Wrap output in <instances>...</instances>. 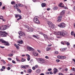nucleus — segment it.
Returning a JSON list of instances; mask_svg holds the SVG:
<instances>
[{
    "label": "nucleus",
    "instance_id": "55",
    "mask_svg": "<svg viewBox=\"0 0 75 75\" xmlns=\"http://www.w3.org/2000/svg\"><path fill=\"white\" fill-rule=\"evenodd\" d=\"M46 74H50V72L47 71V72H46Z\"/></svg>",
    "mask_w": 75,
    "mask_h": 75
},
{
    "label": "nucleus",
    "instance_id": "57",
    "mask_svg": "<svg viewBox=\"0 0 75 75\" xmlns=\"http://www.w3.org/2000/svg\"><path fill=\"white\" fill-rule=\"evenodd\" d=\"M10 68L9 67H8L7 68V70H10Z\"/></svg>",
    "mask_w": 75,
    "mask_h": 75
},
{
    "label": "nucleus",
    "instance_id": "37",
    "mask_svg": "<svg viewBox=\"0 0 75 75\" xmlns=\"http://www.w3.org/2000/svg\"><path fill=\"white\" fill-rule=\"evenodd\" d=\"M51 50V48H50L48 47H47V48H46L47 51H49V50Z\"/></svg>",
    "mask_w": 75,
    "mask_h": 75
},
{
    "label": "nucleus",
    "instance_id": "24",
    "mask_svg": "<svg viewBox=\"0 0 75 75\" xmlns=\"http://www.w3.org/2000/svg\"><path fill=\"white\" fill-rule=\"evenodd\" d=\"M14 46H15L16 47L17 49V50H19V49L20 48L19 47V46H18V45H16V44H14Z\"/></svg>",
    "mask_w": 75,
    "mask_h": 75
},
{
    "label": "nucleus",
    "instance_id": "62",
    "mask_svg": "<svg viewBox=\"0 0 75 75\" xmlns=\"http://www.w3.org/2000/svg\"><path fill=\"white\" fill-rule=\"evenodd\" d=\"M59 75H63V74H62V73H59Z\"/></svg>",
    "mask_w": 75,
    "mask_h": 75
},
{
    "label": "nucleus",
    "instance_id": "40",
    "mask_svg": "<svg viewBox=\"0 0 75 75\" xmlns=\"http://www.w3.org/2000/svg\"><path fill=\"white\" fill-rule=\"evenodd\" d=\"M3 16H0V19L2 20L3 18Z\"/></svg>",
    "mask_w": 75,
    "mask_h": 75
},
{
    "label": "nucleus",
    "instance_id": "59",
    "mask_svg": "<svg viewBox=\"0 0 75 75\" xmlns=\"http://www.w3.org/2000/svg\"><path fill=\"white\" fill-rule=\"evenodd\" d=\"M12 53H15L16 52L15 51H12Z\"/></svg>",
    "mask_w": 75,
    "mask_h": 75
},
{
    "label": "nucleus",
    "instance_id": "63",
    "mask_svg": "<svg viewBox=\"0 0 75 75\" xmlns=\"http://www.w3.org/2000/svg\"><path fill=\"white\" fill-rule=\"evenodd\" d=\"M72 70H73V71H75V68H73L72 69Z\"/></svg>",
    "mask_w": 75,
    "mask_h": 75
},
{
    "label": "nucleus",
    "instance_id": "3",
    "mask_svg": "<svg viewBox=\"0 0 75 75\" xmlns=\"http://www.w3.org/2000/svg\"><path fill=\"white\" fill-rule=\"evenodd\" d=\"M0 42H1L2 43H4L5 45H6V46H9L10 45V44H9L8 42L4 40L3 39H0Z\"/></svg>",
    "mask_w": 75,
    "mask_h": 75
},
{
    "label": "nucleus",
    "instance_id": "9",
    "mask_svg": "<svg viewBox=\"0 0 75 75\" xmlns=\"http://www.w3.org/2000/svg\"><path fill=\"white\" fill-rule=\"evenodd\" d=\"M58 26L59 27H61V28H64V27H65V24L64 23H61L60 25H58Z\"/></svg>",
    "mask_w": 75,
    "mask_h": 75
},
{
    "label": "nucleus",
    "instance_id": "19",
    "mask_svg": "<svg viewBox=\"0 0 75 75\" xmlns=\"http://www.w3.org/2000/svg\"><path fill=\"white\" fill-rule=\"evenodd\" d=\"M44 37L45 38V39H47V40H49L48 38V35H47L44 34L43 35Z\"/></svg>",
    "mask_w": 75,
    "mask_h": 75
},
{
    "label": "nucleus",
    "instance_id": "43",
    "mask_svg": "<svg viewBox=\"0 0 75 75\" xmlns=\"http://www.w3.org/2000/svg\"><path fill=\"white\" fill-rule=\"evenodd\" d=\"M27 60L28 61H30V57H28L27 58Z\"/></svg>",
    "mask_w": 75,
    "mask_h": 75
},
{
    "label": "nucleus",
    "instance_id": "33",
    "mask_svg": "<svg viewBox=\"0 0 75 75\" xmlns=\"http://www.w3.org/2000/svg\"><path fill=\"white\" fill-rule=\"evenodd\" d=\"M16 61H18V62H21V60H19L18 58L17 57L16 58Z\"/></svg>",
    "mask_w": 75,
    "mask_h": 75
},
{
    "label": "nucleus",
    "instance_id": "13",
    "mask_svg": "<svg viewBox=\"0 0 75 75\" xmlns=\"http://www.w3.org/2000/svg\"><path fill=\"white\" fill-rule=\"evenodd\" d=\"M27 49L29 51H34V49L30 47H28Z\"/></svg>",
    "mask_w": 75,
    "mask_h": 75
},
{
    "label": "nucleus",
    "instance_id": "18",
    "mask_svg": "<svg viewBox=\"0 0 75 75\" xmlns=\"http://www.w3.org/2000/svg\"><path fill=\"white\" fill-rule=\"evenodd\" d=\"M33 55H34V56H38V53L35 52H34L33 53Z\"/></svg>",
    "mask_w": 75,
    "mask_h": 75
},
{
    "label": "nucleus",
    "instance_id": "23",
    "mask_svg": "<svg viewBox=\"0 0 75 75\" xmlns=\"http://www.w3.org/2000/svg\"><path fill=\"white\" fill-rule=\"evenodd\" d=\"M62 3H60L59 6L60 7H64V5L62 6Z\"/></svg>",
    "mask_w": 75,
    "mask_h": 75
},
{
    "label": "nucleus",
    "instance_id": "5",
    "mask_svg": "<svg viewBox=\"0 0 75 75\" xmlns=\"http://www.w3.org/2000/svg\"><path fill=\"white\" fill-rule=\"evenodd\" d=\"M7 33H6V32H2V31H0V37H5L7 36Z\"/></svg>",
    "mask_w": 75,
    "mask_h": 75
},
{
    "label": "nucleus",
    "instance_id": "1",
    "mask_svg": "<svg viewBox=\"0 0 75 75\" xmlns=\"http://www.w3.org/2000/svg\"><path fill=\"white\" fill-rule=\"evenodd\" d=\"M65 10H63L60 13V15L57 18V22H60L61 21L62 18V16L65 14Z\"/></svg>",
    "mask_w": 75,
    "mask_h": 75
},
{
    "label": "nucleus",
    "instance_id": "38",
    "mask_svg": "<svg viewBox=\"0 0 75 75\" xmlns=\"http://www.w3.org/2000/svg\"><path fill=\"white\" fill-rule=\"evenodd\" d=\"M67 57L66 56H62V59H66Z\"/></svg>",
    "mask_w": 75,
    "mask_h": 75
},
{
    "label": "nucleus",
    "instance_id": "26",
    "mask_svg": "<svg viewBox=\"0 0 75 75\" xmlns=\"http://www.w3.org/2000/svg\"><path fill=\"white\" fill-rule=\"evenodd\" d=\"M0 30H4V27H3V26H2L0 27Z\"/></svg>",
    "mask_w": 75,
    "mask_h": 75
},
{
    "label": "nucleus",
    "instance_id": "53",
    "mask_svg": "<svg viewBox=\"0 0 75 75\" xmlns=\"http://www.w3.org/2000/svg\"><path fill=\"white\" fill-rule=\"evenodd\" d=\"M51 70H52V69H48V71H51Z\"/></svg>",
    "mask_w": 75,
    "mask_h": 75
},
{
    "label": "nucleus",
    "instance_id": "48",
    "mask_svg": "<svg viewBox=\"0 0 75 75\" xmlns=\"http://www.w3.org/2000/svg\"><path fill=\"white\" fill-rule=\"evenodd\" d=\"M32 69L33 70H34L35 69V67H32Z\"/></svg>",
    "mask_w": 75,
    "mask_h": 75
},
{
    "label": "nucleus",
    "instance_id": "4",
    "mask_svg": "<svg viewBox=\"0 0 75 75\" xmlns=\"http://www.w3.org/2000/svg\"><path fill=\"white\" fill-rule=\"evenodd\" d=\"M38 17L37 16H35L33 19V21L36 24H40V22L38 20Z\"/></svg>",
    "mask_w": 75,
    "mask_h": 75
},
{
    "label": "nucleus",
    "instance_id": "47",
    "mask_svg": "<svg viewBox=\"0 0 75 75\" xmlns=\"http://www.w3.org/2000/svg\"><path fill=\"white\" fill-rule=\"evenodd\" d=\"M58 54V52L57 51H55V54Z\"/></svg>",
    "mask_w": 75,
    "mask_h": 75
},
{
    "label": "nucleus",
    "instance_id": "45",
    "mask_svg": "<svg viewBox=\"0 0 75 75\" xmlns=\"http://www.w3.org/2000/svg\"><path fill=\"white\" fill-rule=\"evenodd\" d=\"M56 61L57 62H59L60 61V60H59L58 59H56Z\"/></svg>",
    "mask_w": 75,
    "mask_h": 75
},
{
    "label": "nucleus",
    "instance_id": "12",
    "mask_svg": "<svg viewBox=\"0 0 75 75\" xmlns=\"http://www.w3.org/2000/svg\"><path fill=\"white\" fill-rule=\"evenodd\" d=\"M61 31H58L56 32H55V34H56V35H60L61 36Z\"/></svg>",
    "mask_w": 75,
    "mask_h": 75
},
{
    "label": "nucleus",
    "instance_id": "28",
    "mask_svg": "<svg viewBox=\"0 0 75 75\" xmlns=\"http://www.w3.org/2000/svg\"><path fill=\"white\" fill-rule=\"evenodd\" d=\"M64 42L65 43V44H66V45H70V43H69V42H68L67 41H64Z\"/></svg>",
    "mask_w": 75,
    "mask_h": 75
},
{
    "label": "nucleus",
    "instance_id": "42",
    "mask_svg": "<svg viewBox=\"0 0 75 75\" xmlns=\"http://www.w3.org/2000/svg\"><path fill=\"white\" fill-rule=\"evenodd\" d=\"M64 9H68V8L66 6H64Z\"/></svg>",
    "mask_w": 75,
    "mask_h": 75
},
{
    "label": "nucleus",
    "instance_id": "44",
    "mask_svg": "<svg viewBox=\"0 0 75 75\" xmlns=\"http://www.w3.org/2000/svg\"><path fill=\"white\" fill-rule=\"evenodd\" d=\"M40 34H41V35H44V33H43L42 32H40Z\"/></svg>",
    "mask_w": 75,
    "mask_h": 75
},
{
    "label": "nucleus",
    "instance_id": "25",
    "mask_svg": "<svg viewBox=\"0 0 75 75\" xmlns=\"http://www.w3.org/2000/svg\"><path fill=\"white\" fill-rule=\"evenodd\" d=\"M28 74H31L32 72V70L31 69H29L28 71Z\"/></svg>",
    "mask_w": 75,
    "mask_h": 75
},
{
    "label": "nucleus",
    "instance_id": "60",
    "mask_svg": "<svg viewBox=\"0 0 75 75\" xmlns=\"http://www.w3.org/2000/svg\"><path fill=\"white\" fill-rule=\"evenodd\" d=\"M8 60H9V61H11V59L10 58H8Z\"/></svg>",
    "mask_w": 75,
    "mask_h": 75
},
{
    "label": "nucleus",
    "instance_id": "6",
    "mask_svg": "<svg viewBox=\"0 0 75 75\" xmlns=\"http://www.w3.org/2000/svg\"><path fill=\"white\" fill-rule=\"evenodd\" d=\"M67 34H68V33H67V32L63 30V31L61 32L60 36L64 37V36L67 35Z\"/></svg>",
    "mask_w": 75,
    "mask_h": 75
},
{
    "label": "nucleus",
    "instance_id": "14",
    "mask_svg": "<svg viewBox=\"0 0 75 75\" xmlns=\"http://www.w3.org/2000/svg\"><path fill=\"white\" fill-rule=\"evenodd\" d=\"M28 28L29 30V31H28V32H32L33 31V28H29V27H28Z\"/></svg>",
    "mask_w": 75,
    "mask_h": 75
},
{
    "label": "nucleus",
    "instance_id": "64",
    "mask_svg": "<svg viewBox=\"0 0 75 75\" xmlns=\"http://www.w3.org/2000/svg\"><path fill=\"white\" fill-rule=\"evenodd\" d=\"M40 75H44V73H41L40 74Z\"/></svg>",
    "mask_w": 75,
    "mask_h": 75
},
{
    "label": "nucleus",
    "instance_id": "20",
    "mask_svg": "<svg viewBox=\"0 0 75 75\" xmlns=\"http://www.w3.org/2000/svg\"><path fill=\"white\" fill-rule=\"evenodd\" d=\"M53 10H57L58 9V7L57 6H54L53 8Z\"/></svg>",
    "mask_w": 75,
    "mask_h": 75
},
{
    "label": "nucleus",
    "instance_id": "49",
    "mask_svg": "<svg viewBox=\"0 0 75 75\" xmlns=\"http://www.w3.org/2000/svg\"><path fill=\"white\" fill-rule=\"evenodd\" d=\"M2 68L4 69H6V67H5V66H2Z\"/></svg>",
    "mask_w": 75,
    "mask_h": 75
},
{
    "label": "nucleus",
    "instance_id": "2",
    "mask_svg": "<svg viewBox=\"0 0 75 75\" xmlns=\"http://www.w3.org/2000/svg\"><path fill=\"white\" fill-rule=\"evenodd\" d=\"M47 23L48 24L49 27L52 28V29L55 28V25L53 24V23H52L51 21H47Z\"/></svg>",
    "mask_w": 75,
    "mask_h": 75
},
{
    "label": "nucleus",
    "instance_id": "11",
    "mask_svg": "<svg viewBox=\"0 0 75 75\" xmlns=\"http://www.w3.org/2000/svg\"><path fill=\"white\" fill-rule=\"evenodd\" d=\"M18 34L21 36L22 35H25V34L23 32L21 31H20L18 32Z\"/></svg>",
    "mask_w": 75,
    "mask_h": 75
},
{
    "label": "nucleus",
    "instance_id": "34",
    "mask_svg": "<svg viewBox=\"0 0 75 75\" xmlns=\"http://www.w3.org/2000/svg\"><path fill=\"white\" fill-rule=\"evenodd\" d=\"M14 8H15L16 9H17V7H18V6H17V4H16V6H13Z\"/></svg>",
    "mask_w": 75,
    "mask_h": 75
},
{
    "label": "nucleus",
    "instance_id": "30",
    "mask_svg": "<svg viewBox=\"0 0 75 75\" xmlns=\"http://www.w3.org/2000/svg\"><path fill=\"white\" fill-rule=\"evenodd\" d=\"M21 62H24V61H25V59L23 58H21Z\"/></svg>",
    "mask_w": 75,
    "mask_h": 75
},
{
    "label": "nucleus",
    "instance_id": "41",
    "mask_svg": "<svg viewBox=\"0 0 75 75\" xmlns=\"http://www.w3.org/2000/svg\"><path fill=\"white\" fill-rule=\"evenodd\" d=\"M37 51H38V52H39L40 54H41V52L40 50H37Z\"/></svg>",
    "mask_w": 75,
    "mask_h": 75
},
{
    "label": "nucleus",
    "instance_id": "7",
    "mask_svg": "<svg viewBox=\"0 0 75 75\" xmlns=\"http://www.w3.org/2000/svg\"><path fill=\"white\" fill-rule=\"evenodd\" d=\"M15 17L16 18H17L18 17H19V18H18L17 19V20H20L22 18L21 17L22 16L21 15H20V14H16L15 15Z\"/></svg>",
    "mask_w": 75,
    "mask_h": 75
},
{
    "label": "nucleus",
    "instance_id": "10",
    "mask_svg": "<svg viewBox=\"0 0 75 75\" xmlns=\"http://www.w3.org/2000/svg\"><path fill=\"white\" fill-rule=\"evenodd\" d=\"M39 63L40 64H43L44 63H45V61L43 59H39Z\"/></svg>",
    "mask_w": 75,
    "mask_h": 75
},
{
    "label": "nucleus",
    "instance_id": "56",
    "mask_svg": "<svg viewBox=\"0 0 75 75\" xmlns=\"http://www.w3.org/2000/svg\"><path fill=\"white\" fill-rule=\"evenodd\" d=\"M0 47L1 48H4V47H3V46H0Z\"/></svg>",
    "mask_w": 75,
    "mask_h": 75
},
{
    "label": "nucleus",
    "instance_id": "27",
    "mask_svg": "<svg viewBox=\"0 0 75 75\" xmlns=\"http://www.w3.org/2000/svg\"><path fill=\"white\" fill-rule=\"evenodd\" d=\"M41 5L42 7H44L45 6H46V4L44 3H42Z\"/></svg>",
    "mask_w": 75,
    "mask_h": 75
},
{
    "label": "nucleus",
    "instance_id": "39",
    "mask_svg": "<svg viewBox=\"0 0 75 75\" xmlns=\"http://www.w3.org/2000/svg\"><path fill=\"white\" fill-rule=\"evenodd\" d=\"M71 34L72 35H74V32L72 31L71 33Z\"/></svg>",
    "mask_w": 75,
    "mask_h": 75
},
{
    "label": "nucleus",
    "instance_id": "46",
    "mask_svg": "<svg viewBox=\"0 0 75 75\" xmlns=\"http://www.w3.org/2000/svg\"><path fill=\"white\" fill-rule=\"evenodd\" d=\"M12 62L13 64H16V62L14 60H12Z\"/></svg>",
    "mask_w": 75,
    "mask_h": 75
},
{
    "label": "nucleus",
    "instance_id": "32",
    "mask_svg": "<svg viewBox=\"0 0 75 75\" xmlns=\"http://www.w3.org/2000/svg\"><path fill=\"white\" fill-rule=\"evenodd\" d=\"M16 9H17V11H18V12H19V13H21V11L20 9L17 8Z\"/></svg>",
    "mask_w": 75,
    "mask_h": 75
},
{
    "label": "nucleus",
    "instance_id": "15",
    "mask_svg": "<svg viewBox=\"0 0 75 75\" xmlns=\"http://www.w3.org/2000/svg\"><path fill=\"white\" fill-rule=\"evenodd\" d=\"M17 6L18 7H23V4H17Z\"/></svg>",
    "mask_w": 75,
    "mask_h": 75
},
{
    "label": "nucleus",
    "instance_id": "36",
    "mask_svg": "<svg viewBox=\"0 0 75 75\" xmlns=\"http://www.w3.org/2000/svg\"><path fill=\"white\" fill-rule=\"evenodd\" d=\"M21 67L22 68H24L25 69H26V68H25V66L23 65L21 66Z\"/></svg>",
    "mask_w": 75,
    "mask_h": 75
},
{
    "label": "nucleus",
    "instance_id": "54",
    "mask_svg": "<svg viewBox=\"0 0 75 75\" xmlns=\"http://www.w3.org/2000/svg\"><path fill=\"white\" fill-rule=\"evenodd\" d=\"M68 69H67V68H66L65 69V70L66 71H68Z\"/></svg>",
    "mask_w": 75,
    "mask_h": 75
},
{
    "label": "nucleus",
    "instance_id": "16",
    "mask_svg": "<svg viewBox=\"0 0 75 75\" xmlns=\"http://www.w3.org/2000/svg\"><path fill=\"white\" fill-rule=\"evenodd\" d=\"M54 71L53 72V73L54 74H55L58 72V70L56 68H54Z\"/></svg>",
    "mask_w": 75,
    "mask_h": 75
},
{
    "label": "nucleus",
    "instance_id": "35",
    "mask_svg": "<svg viewBox=\"0 0 75 75\" xmlns=\"http://www.w3.org/2000/svg\"><path fill=\"white\" fill-rule=\"evenodd\" d=\"M15 2H14V1H12L11 2V4H15Z\"/></svg>",
    "mask_w": 75,
    "mask_h": 75
},
{
    "label": "nucleus",
    "instance_id": "31",
    "mask_svg": "<svg viewBox=\"0 0 75 75\" xmlns=\"http://www.w3.org/2000/svg\"><path fill=\"white\" fill-rule=\"evenodd\" d=\"M66 50H67V48H63L62 49H61L60 50L62 51H64Z\"/></svg>",
    "mask_w": 75,
    "mask_h": 75
},
{
    "label": "nucleus",
    "instance_id": "29",
    "mask_svg": "<svg viewBox=\"0 0 75 75\" xmlns=\"http://www.w3.org/2000/svg\"><path fill=\"white\" fill-rule=\"evenodd\" d=\"M57 57L59 59H62V56H57Z\"/></svg>",
    "mask_w": 75,
    "mask_h": 75
},
{
    "label": "nucleus",
    "instance_id": "17",
    "mask_svg": "<svg viewBox=\"0 0 75 75\" xmlns=\"http://www.w3.org/2000/svg\"><path fill=\"white\" fill-rule=\"evenodd\" d=\"M17 42L18 44H23V40H19Z\"/></svg>",
    "mask_w": 75,
    "mask_h": 75
},
{
    "label": "nucleus",
    "instance_id": "51",
    "mask_svg": "<svg viewBox=\"0 0 75 75\" xmlns=\"http://www.w3.org/2000/svg\"><path fill=\"white\" fill-rule=\"evenodd\" d=\"M26 57H30V55H29L28 54H26Z\"/></svg>",
    "mask_w": 75,
    "mask_h": 75
},
{
    "label": "nucleus",
    "instance_id": "58",
    "mask_svg": "<svg viewBox=\"0 0 75 75\" xmlns=\"http://www.w3.org/2000/svg\"><path fill=\"white\" fill-rule=\"evenodd\" d=\"M2 5V3L1 2H0V6H1Z\"/></svg>",
    "mask_w": 75,
    "mask_h": 75
},
{
    "label": "nucleus",
    "instance_id": "52",
    "mask_svg": "<svg viewBox=\"0 0 75 75\" xmlns=\"http://www.w3.org/2000/svg\"><path fill=\"white\" fill-rule=\"evenodd\" d=\"M45 58L46 59H49V57H48V56H46L45 57Z\"/></svg>",
    "mask_w": 75,
    "mask_h": 75
},
{
    "label": "nucleus",
    "instance_id": "50",
    "mask_svg": "<svg viewBox=\"0 0 75 75\" xmlns=\"http://www.w3.org/2000/svg\"><path fill=\"white\" fill-rule=\"evenodd\" d=\"M33 37H34V38H37V36H35V35H33Z\"/></svg>",
    "mask_w": 75,
    "mask_h": 75
},
{
    "label": "nucleus",
    "instance_id": "22",
    "mask_svg": "<svg viewBox=\"0 0 75 75\" xmlns=\"http://www.w3.org/2000/svg\"><path fill=\"white\" fill-rule=\"evenodd\" d=\"M36 72L37 74H40V73H41V70L38 69L36 70Z\"/></svg>",
    "mask_w": 75,
    "mask_h": 75
},
{
    "label": "nucleus",
    "instance_id": "8",
    "mask_svg": "<svg viewBox=\"0 0 75 75\" xmlns=\"http://www.w3.org/2000/svg\"><path fill=\"white\" fill-rule=\"evenodd\" d=\"M15 17L16 18H17L18 17H19V18H18L17 19V20H20L22 18L21 17L22 16L21 15H20V14H16L15 15Z\"/></svg>",
    "mask_w": 75,
    "mask_h": 75
},
{
    "label": "nucleus",
    "instance_id": "21",
    "mask_svg": "<svg viewBox=\"0 0 75 75\" xmlns=\"http://www.w3.org/2000/svg\"><path fill=\"white\" fill-rule=\"evenodd\" d=\"M4 27V30H6V29H7L8 28V26H6V25L3 26Z\"/></svg>",
    "mask_w": 75,
    "mask_h": 75
},
{
    "label": "nucleus",
    "instance_id": "61",
    "mask_svg": "<svg viewBox=\"0 0 75 75\" xmlns=\"http://www.w3.org/2000/svg\"><path fill=\"white\" fill-rule=\"evenodd\" d=\"M73 9L74 10V11H75V6L73 7Z\"/></svg>",
    "mask_w": 75,
    "mask_h": 75
}]
</instances>
